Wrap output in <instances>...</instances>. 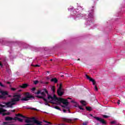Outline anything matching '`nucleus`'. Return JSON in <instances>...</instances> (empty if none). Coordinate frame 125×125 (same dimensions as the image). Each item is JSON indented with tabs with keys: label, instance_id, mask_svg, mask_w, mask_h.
Returning <instances> with one entry per match:
<instances>
[{
	"label": "nucleus",
	"instance_id": "1",
	"mask_svg": "<svg viewBox=\"0 0 125 125\" xmlns=\"http://www.w3.org/2000/svg\"><path fill=\"white\" fill-rule=\"evenodd\" d=\"M43 90L44 92H42L41 93V95H42V96L45 97L47 94L48 96L47 98L49 100H50V99H51V100H54V101H58V102H59V104H61V103H62L63 105H65V106H68V104H69V103H68L67 100H65L61 98H58L55 95H54L52 97L51 95L48 94V91H47L46 88H44ZM44 92L46 93V94H45Z\"/></svg>",
	"mask_w": 125,
	"mask_h": 125
},
{
	"label": "nucleus",
	"instance_id": "2",
	"mask_svg": "<svg viewBox=\"0 0 125 125\" xmlns=\"http://www.w3.org/2000/svg\"><path fill=\"white\" fill-rule=\"evenodd\" d=\"M25 119V123L26 124H31V123H33V124H36V125H42V122L39 121L37 119H36V118L32 117V118H29L26 117V118H24Z\"/></svg>",
	"mask_w": 125,
	"mask_h": 125
},
{
	"label": "nucleus",
	"instance_id": "3",
	"mask_svg": "<svg viewBox=\"0 0 125 125\" xmlns=\"http://www.w3.org/2000/svg\"><path fill=\"white\" fill-rule=\"evenodd\" d=\"M13 99H11V101L10 102H8L7 103H4L3 104H6V108H13V105H16L17 104V103H16L15 102H13Z\"/></svg>",
	"mask_w": 125,
	"mask_h": 125
},
{
	"label": "nucleus",
	"instance_id": "4",
	"mask_svg": "<svg viewBox=\"0 0 125 125\" xmlns=\"http://www.w3.org/2000/svg\"><path fill=\"white\" fill-rule=\"evenodd\" d=\"M24 95L26 96L21 99V101H28V100H30V98H35V97L33 95L30 94V93L29 92L25 93Z\"/></svg>",
	"mask_w": 125,
	"mask_h": 125
},
{
	"label": "nucleus",
	"instance_id": "5",
	"mask_svg": "<svg viewBox=\"0 0 125 125\" xmlns=\"http://www.w3.org/2000/svg\"><path fill=\"white\" fill-rule=\"evenodd\" d=\"M21 94H18L17 93L14 94L13 97V102L17 103V102H19L20 101V98H21Z\"/></svg>",
	"mask_w": 125,
	"mask_h": 125
},
{
	"label": "nucleus",
	"instance_id": "6",
	"mask_svg": "<svg viewBox=\"0 0 125 125\" xmlns=\"http://www.w3.org/2000/svg\"><path fill=\"white\" fill-rule=\"evenodd\" d=\"M94 118L98 122H100L101 124H103V125H107V122H106V121L104 120V119L102 118L96 116L94 117Z\"/></svg>",
	"mask_w": 125,
	"mask_h": 125
},
{
	"label": "nucleus",
	"instance_id": "7",
	"mask_svg": "<svg viewBox=\"0 0 125 125\" xmlns=\"http://www.w3.org/2000/svg\"><path fill=\"white\" fill-rule=\"evenodd\" d=\"M0 93L2 94V96H3V98H5V97L4 96H5V95H8V93L7 92V91H0Z\"/></svg>",
	"mask_w": 125,
	"mask_h": 125
},
{
	"label": "nucleus",
	"instance_id": "8",
	"mask_svg": "<svg viewBox=\"0 0 125 125\" xmlns=\"http://www.w3.org/2000/svg\"><path fill=\"white\" fill-rule=\"evenodd\" d=\"M48 103H51V104H56V103H54L52 102V101H47L46 102H45V105L50 106V104H48Z\"/></svg>",
	"mask_w": 125,
	"mask_h": 125
},
{
	"label": "nucleus",
	"instance_id": "9",
	"mask_svg": "<svg viewBox=\"0 0 125 125\" xmlns=\"http://www.w3.org/2000/svg\"><path fill=\"white\" fill-rule=\"evenodd\" d=\"M28 86L29 85L28 84L24 83V84H22V85L20 86V87H21V88H26L28 87Z\"/></svg>",
	"mask_w": 125,
	"mask_h": 125
},
{
	"label": "nucleus",
	"instance_id": "10",
	"mask_svg": "<svg viewBox=\"0 0 125 125\" xmlns=\"http://www.w3.org/2000/svg\"><path fill=\"white\" fill-rule=\"evenodd\" d=\"M57 92L58 95H59V96H62V95H63V94H64V92H63V91L57 90Z\"/></svg>",
	"mask_w": 125,
	"mask_h": 125
},
{
	"label": "nucleus",
	"instance_id": "11",
	"mask_svg": "<svg viewBox=\"0 0 125 125\" xmlns=\"http://www.w3.org/2000/svg\"><path fill=\"white\" fill-rule=\"evenodd\" d=\"M51 82H54L55 83H58V80L56 78H54L51 79Z\"/></svg>",
	"mask_w": 125,
	"mask_h": 125
},
{
	"label": "nucleus",
	"instance_id": "12",
	"mask_svg": "<svg viewBox=\"0 0 125 125\" xmlns=\"http://www.w3.org/2000/svg\"><path fill=\"white\" fill-rule=\"evenodd\" d=\"M63 121L64 122H66V123H71V122H72L71 119H67V118H64Z\"/></svg>",
	"mask_w": 125,
	"mask_h": 125
},
{
	"label": "nucleus",
	"instance_id": "13",
	"mask_svg": "<svg viewBox=\"0 0 125 125\" xmlns=\"http://www.w3.org/2000/svg\"><path fill=\"white\" fill-rule=\"evenodd\" d=\"M5 120L6 121H12V118L9 116H7L5 118Z\"/></svg>",
	"mask_w": 125,
	"mask_h": 125
},
{
	"label": "nucleus",
	"instance_id": "14",
	"mask_svg": "<svg viewBox=\"0 0 125 125\" xmlns=\"http://www.w3.org/2000/svg\"><path fill=\"white\" fill-rule=\"evenodd\" d=\"M16 116L17 117H21V118H26V116H23V115L21 114H16Z\"/></svg>",
	"mask_w": 125,
	"mask_h": 125
},
{
	"label": "nucleus",
	"instance_id": "15",
	"mask_svg": "<svg viewBox=\"0 0 125 125\" xmlns=\"http://www.w3.org/2000/svg\"><path fill=\"white\" fill-rule=\"evenodd\" d=\"M4 112H6V110L0 107V114H1V113H3Z\"/></svg>",
	"mask_w": 125,
	"mask_h": 125
},
{
	"label": "nucleus",
	"instance_id": "16",
	"mask_svg": "<svg viewBox=\"0 0 125 125\" xmlns=\"http://www.w3.org/2000/svg\"><path fill=\"white\" fill-rule=\"evenodd\" d=\"M90 82H92L93 85H95V84H96V82H95V80H94V79H91V81Z\"/></svg>",
	"mask_w": 125,
	"mask_h": 125
},
{
	"label": "nucleus",
	"instance_id": "17",
	"mask_svg": "<svg viewBox=\"0 0 125 125\" xmlns=\"http://www.w3.org/2000/svg\"><path fill=\"white\" fill-rule=\"evenodd\" d=\"M55 86H52L51 90L53 91V93H55Z\"/></svg>",
	"mask_w": 125,
	"mask_h": 125
},
{
	"label": "nucleus",
	"instance_id": "18",
	"mask_svg": "<svg viewBox=\"0 0 125 125\" xmlns=\"http://www.w3.org/2000/svg\"><path fill=\"white\" fill-rule=\"evenodd\" d=\"M85 77L86 78V79H87V80H89V81H91V80L92 79V78H91L90 77H89L88 75H87V74H85Z\"/></svg>",
	"mask_w": 125,
	"mask_h": 125
},
{
	"label": "nucleus",
	"instance_id": "19",
	"mask_svg": "<svg viewBox=\"0 0 125 125\" xmlns=\"http://www.w3.org/2000/svg\"><path fill=\"white\" fill-rule=\"evenodd\" d=\"M81 104L83 105V106H86V104H85V102L84 101H81Z\"/></svg>",
	"mask_w": 125,
	"mask_h": 125
},
{
	"label": "nucleus",
	"instance_id": "20",
	"mask_svg": "<svg viewBox=\"0 0 125 125\" xmlns=\"http://www.w3.org/2000/svg\"><path fill=\"white\" fill-rule=\"evenodd\" d=\"M86 110L87 111H89L90 112V111H91V110H92L91 107H87V106H86Z\"/></svg>",
	"mask_w": 125,
	"mask_h": 125
},
{
	"label": "nucleus",
	"instance_id": "21",
	"mask_svg": "<svg viewBox=\"0 0 125 125\" xmlns=\"http://www.w3.org/2000/svg\"><path fill=\"white\" fill-rule=\"evenodd\" d=\"M53 108H55V109H57V110H59L60 111H61V108H60L58 106H53Z\"/></svg>",
	"mask_w": 125,
	"mask_h": 125
},
{
	"label": "nucleus",
	"instance_id": "22",
	"mask_svg": "<svg viewBox=\"0 0 125 125\" xmlns=\"http://www.w3.org/2000/svg\"><path fill=\"white\" fill-rule=\"evenodd\" d=\"M6 115H7L8 116H9L10 115V112H7V113H2V116H6Z\"/></svg>",
	"mask_w": 125,
	"mask_h": 125
},
{
	"label": "nucleus",
	"instance_id": "23",
	"mask_svg": "<svg viewBox=\"0 0 125 125\" xmlns=\"http://www.w3.org/2000/svg\"><path fill=\"white\" fill-rule=\"evenodd\" d=\"M2 125H12V124H9L8 122H3Z\"/></svg>",
	"mask_w": 125,
	"mask_h": 125
},
{
	"label": "nucleus",
	"instance_id": "24",
	"mask_svg": "<svg viewBox=\"0 0 125 125\" xmlns=\"http://www.w3.org/2000/svg\"><path fill=\"white\" fill-rule=\"evenodd\" d=\"M0 107L1 108H6V104L3 105V104H0Z\"/></svg>",
	"mask_w": 125,
	"mask_h": 125
},
{
	"label": "nucleus",
	"instance_id": "25",
	"mask_svg": "<svg viewBox=\"0 0 125 125\" xmlns=\"http://www.w3.org/2000/svg\"><path fill=\"white\" fill-rule=\"evenodd\" d=\"M33 83L34 84H38V83H39V81L38 80L34 81Z\"/></svg>",
	"mask_w": 125,
	"mask_h": 125
},
{
	"label": "nucleus",
	"instance_id": "26",
	"mask_svg": "<svg viewBox=\"0 0 125 125\" xmlns=\"http://www.w3.org/2000/svg\"><path fill=\"white\" fill-rule=\"evenodd\" d=\"M18 121H19V122H20L21 123L23 122V119L21 118H19L18 117Z\"/></svg>",
	"mask_w": 125,
	"mask_h": 125
},
{
	"label": "nucleus",
	"instance_id": "27",
	"mask_svg": "<svg viewBox=\"0 0 125 125\" xmlns=\"http://www.w3.org/2000/svg\"><path fill=\"white\" fill-rule=\"evenodd\" d=\"M103 117L104 118V119H108V118H109V116L105 115H103Z\"/></svg>",
	"mask_w": 125,
	"mask_h": 125
},
{
	"label": "nucleus",
	"instance_id": "28",
	"mask_svg": "<svg viewBox=\"0 0 125 125\" xmlns=\"http://www.w3.org/2000/svg\"><path fill=\"white\" fill-rule=\"evenodd\" d=\"M12 120H14V121L18 120V117H15V118H12Z\"/></svg>",
	"mask_w": 125,
	"mask_h": 125
},
{
	"label": "nucleus",
	"instance_id": "29",
	"mask_svg": "<svg viewBox=\"0 0 125 125\" xmlns=\"http://www.w3.org/2000/svg\"><path fill=\"white\" fill-rule=\"evenodd\" d=\"M94 89L96 91H98V88H97V85H95V87H94Z\"/></svg>",
	"mask_w": 125,
	"mask_h": 125
},
{
	"label": "nucleus",
	"instance_id": "30",
	"mask_svg": "<svg viewBox=\"0 0 125 125\" xmlns=\"http://www.w3.org/2000/svg\"><path fill=\"white\" fill-rule=\"evenodd\" d=\"M40 93H41V90H39L37 92L35 93V94L39 95V94H40Z\"/></svg>",
	"mask_w": 125,
	"mask_h": 125
},
{
	"label": "nucleus",
	"instance_id": "31",
	"mask_svg": "<svg viewBox=\"0 0 125 125\" xmlns=\"http://www.w3.org/2000/svg\"><path fill=\"white\" fill-rule=\"evenodd\" d=\"M78 108H79V109L80 110H84V109H83V108L82 107V106H81V105L78 106Z\"/></svg>",
	"mask_w": 125,
	"mask_h": 125
},
{
	"label": "nucleus",
	"instance_id": "32",
	"mask_svg": "<svg viewBox=\"0 0 125 125\" xmlns=\"http://www.w3.org/2000/svg\"><path fill=\"white\" fill-rule=\"evenodd\" d=\"M11 90H12L13 91H15V90H16V88L12 87L11 88Z\"/></svg>",
	"mask_w": 125,
	"mask_h": 125
},
{
	"label": "nucleus",
	"instance_id": "33",
	"mask_svg": "<svg viewBox=\"0 0 125 125\" xmlns=\"http://www.w3.org/2000/svg\"><path fill=\"white\" fill-rule=\"evenodd\" d=\"M43 97L42 96H37V98H40V99H42Z\"/></svg>",
	"mask_w": 125,
	"mask_h": 125
},
{
	"label": "nucleus",
	"instance_id": "34",
	"mask_svg": "<svg viewBox=\"0 0 125 125\" xmlns=\"http://www.w3.org/2000/svg\"><path fill=\"white\" fill-rule=\"evenodd\" d=\"M110 124H111V125H115V124H116V122L112 121L110 122Z\"/></svg>",
	"mask_w": 125,
	"mask_h": 125
},
{
	"label": "nucleus",
	"instance_id": "35",
	"mask_svg": "<svg viewBox=\"0 0 125 125\" xmlns=\"http://www.w3.org/2000/svg\"><path fill=\"white\" fill-rule=\"evenodd\" d=\"M42 99H43V100L45 102H46V101H47V100L45 98H44L43 97V98H42Z\"/></svg>",
	"mask_w": 125,
	"mask_h": 125
},
{
	"label": "nucleus",
	"instance_id": "36",
	"mask_svg": "<svg viewBox=\"0 0 125 125\" xmlns=\"http://www.w3.org/2000/svg\"><path fill=\"white\" fill-rule=\"evenodd\" d=\"M42 99H43V100L45 102H46V101H47V100L45 98H44L43 97V98H42Z\"/></svg>",
	"mask_w": 125,
	"mask_h": 125
},
{
	"label": "nucleus",
	"instance_id": "37",
	"mask_svg": "<svg viewBox=\"0 0 125 125\" xmlns=\"http://www.w3.org/2000/svg\"><path fill=\"white\" fill-rule=\"evenodd\" d=\"M62 89V87L60 86V87H59V89H58L57 90L61 91Z\"/></svg>",
	"mask_w": 125,
	"mask_h": 125
},
{
	"label": "nucleus",
	"instance_id": "38",
	"mask_svg": "<svg viewBox=\"0 0 125 125\" xmlns=\"http://www.w3.org/2000/svg\"><path fill=\"white\" fill-rule=\"evenodd\" d=\"M0 66L1 68H2V67H3V64H2V63H1L0 62Z\"/></svg>",
	"mask_w": 125,
	"mask_h": 125
},
{
	"label": "nucleus",
	"instance_id": "39",
	"mask_svg": "<svg viewBox=\"0 0 125 125\" xmlns=\"http://www.w3.org/2000/svg\"><path fill=\"white\" fill-rule=\"evenodd\" d=\"M31 90H32V91H35L36 90V87H33Z\"/></svg>",
	"mask_w": 125,
	"mask_h": 125
},
{
	"label": "nucleus",
	"instance_id": "40",
	"mask_svg": "<svg viewBox=\"0 0 125 125\" xmlns=\"http://www.w3.org/2000/svg\"><path fill=\"white\" fill-rule=\"evenodd\" d=\"M71 103H74L75 104H77V103H76V102H75V101H74V100L71 101Z\"/></svg>",
	"mask_w": 125,
	"mask_h": 125
},
{
	"label": "nucleus",
	"instance_id": "41",
	"mask_svg": "<svg viewBox=\"0 0 125 125\" xmlns=\"http://www.w3.org/2000/svg\"><path fill=\"white\" fill-rule=\"evenodd\" d=\"M79 106H80V105L77 103H76V104L75 105V107H79Z\"/></svg>",
	"mask_w": 125,
	"mask_h": 125
},
{
	"label": "nucleus",
	"instance_id": "42",
	"mask_svg": "<svg viewBox=\"0 0 125 125\" xmlns=\"http://www.w3.org/2000/svg\"><path fill=\"white\" fill-rule=\"evenodd\" d=\"M83 125H87V122H83Z\"/></svg>",
	"mask_w": 125,
	"mask_h": 125
},
{
	"label": "nucleus",
	"instance_id": "43",
	"mask_svg": "<svg viewBox=\"0 0 125 125\" xmlns=\"http://www.w3.org/2000/svg\"><path fill=\"white\" fill-rule=\"evenodd\" d=\"M11 112H12L13 113H15V110H11Z\"/></svg>",
	"mask_w": 125,
	"mask_h": 125
},
{
	"label": "nucleus",
	"instance_id": "44",
	"mask_svg": "<svg viewBox=\"0 0 125 125\" xmlns=\"http://www.w3.org/2000/svg\"><path fill=\"white\" fill-rule=\"evenodd\" d=\"M1 98H3V96L2 95H0V99H1Z\"/></svg>",
	"mask_w": 125,
	"mask_h": 125
},
{
	"label": "nucleus",
	"instance_id": "45",
	"mask_svg": "<svg viewBox=\"0 0 125 125\" xmlns=\"http://www.w3.org/2000/svg\"><path fill=\"white\" fill-rule=\"evenodd\" d=\"M35 67H40V65L36 64L35 65Z\"/></svg>",
	"mask_w": 125,
	"mask_h": 125
},
{
	"label": "nucleus",
	"instance_id": "46",
	"mask_svg": "<svg viewBox=\"0 0 125 125\" xmlns=\"http://www.w3.org/2000/svg\"><path fill=\"white\" fill-rule=\"evenodd\" d=\"M32 110H34L35 111H37V109L35 108H33Z\"/></svg>",
	"mask_w": 125,
	"mask_h": 125
},
{
	"label": "nucleus",
	"instance_id": "47",
	"mask_svg": "<svg viewBox=\"0 0 125 125\" xmlns=\"http://www.w3.org/2000/svg\"><path fill=\"white\" fill-rule=\"evenodd\" d=\"M66 111H67V110H65V109H63V111L64 112V113H66Z\"/></svg>",
	"mask_w": 125,
	"mask_h": 125
},
{
	"label": "nucleus",
	"instance_id": "48",
	"mask_svg": "<svg viewBox=\"0 0 125 125\" xmlns=\"http://www.w3.org/2000/svg\"><path fill=\"white\" fill-rule=\"evenodd\" d=\"M60 86H61V87H62V83H61L60 84Z\"/></svg>",
	"mask_w": 125,
	"mask_h": 125
},
{
	"label": "nucleus",
	"instance_id": "49",
	"mask_svg": "<svg viewBox=\"0 0 125 125\" xmlns=\"http://www.w3.org/2000/svg\"><path fill=\"white\" fill-rule=\"evenodd\" d=\"M120 101L118 100V102H117V104H120Z\"/></svg>",
	"mask_w": 125,
	"mask_h": 125
},
{
	"label": "nucleus",
	"instance_id": "50",
	"mask_svg": "<svg viewBox=\"0 0 125 125\" xmlns=\"http://www.w3.org/2000/svg\"><path fill=\"white\" fill-rule=\"evenodd\" d=\"M43 122H44V123H48V122L45 120H44Z\"/></svg>",
	"mask_w": 125,
	"mask_h": 125
},
{
	"label": "nucleus",
	"instance_id": "51",
	"mask_svg": "<svg viewBox=\"0 0 125 125\" xmlns=\"http://www.w3.org/2000/svg\"><path fill=\"white\" fill-rule=\"evenodd\" d=\"M78 120V118H75L74 119V121H77Z\"/></svg>",
	"mask_w": 125,
	"mask_h": 125
},
{
	"label": "nucleus",
	"instance_id": "52",
	"mask_svg": "<svg viewBox=\"0 0 125 125\" xmlns=\"http://www.w3.org/2000/svg\"><path fill=\"white\" fill-rule=\"evenodd\" d=\"M7 83H8V84H10V82H7Z\"/></svg>",
	"mask_w": 125,
	"mask_h": 125
},
{
	"label": "nucleus",
	"instance_id": "53",
	"mask_svg": "<svg viewBox=\"0 0 125 125\" xmlns=\"http://www.w3.org/2000/svg\"><path fill=\"white\" fill-rule=\"evenodd\" d=\"M62 108H65V105H62Z\"/></svg>",
	"mask_w": 125,
	"mask_h": 125
},
{
	"label": "nucleus",
	"instance_id": "54",
	"mask_svg": "<svg viewBox=\"0 0 125 125\" xmlns=\"http://www.w3.org/2000/svg\"><path fill=\"white\" fill-rule=\"evenodd\" d=\"M21 91H22V90H19V92H21Z\"/></svg>",
	"mask_w": 125,
	"mask_h": 125
},
{
	"label": "nucleus",
	"instance_id": "55",
	"mask_svg": "<svg viewBox=\"0 0 125 125\" xmlns=\"http://www.w3.org/2000/svg\"><path fill=\"white\" fill-rule=\"evenodd\" d=\"M45 83L46 84H48V82H46Z\"/></svg>",
	"mask_w": 125,
	"mask_h": 125
},
{
	"label": "nucleus",
	"instance_id": "56",
	"mask_svg": "<svg viewBox=\"0 0 125 125\" xmlns=\"http://www.w3.org/2000/svg\"><path fill=\"white\" fill-rule=\"evenodd\" d=\"M8 97H11V95H8Z\"/></svg>",
	"mask_w": 125,
	"mask_h": 125
},
{
	"label": "nucleus",
	"instance_id": "57",
	"mask_svg": "<svg viewBox=\"0 0 125 125\" xmlns=\"http://www.w3.org/2000/svg\"><path fill=\"white\" fill-rule=\"evenodd\" d=\"M67 99H72L71 98H68Z\"/></svg>",
	"mask_w": 125,
	"mask_h": 125
},
{
	"label": "nucleus",
	"instance_id": "58",
	"mask_svg": "<svg viewBox=\"0 0 125 125\" xmlns=\"http://www.w3.org/2000/svg\"><path fill=\"white\" fill-rule=\"evenodd\" d=\"M48 124H49V125H50L51 123H50V122H48Z\"/></svg>",
	"mask_w": 125,
	"mask_h": 125
},
{
	"label": "nucleus",
	"instance_id": "59",
	"mask_svg": "<svg viewBox=\"0 0 125 125\" xmlns=\"http://www.w3.org/2000/svg\"><path fill=\"white\" fill-rule=\"evenodd\" d=\"M47 73H48V74H49V71H47Z\"/></svg>",
	"mask_w": 125,
	"mask_h": 125
},
{
	"label": "nucleus",
	"instance_id": "60",
	"mask_svg": "<svg viewBox=\"0 0 125 125\" xmlns=\"http://www.w3.org/2000/svg\"><path fill=\"white\" fill-rule=\"evenodd\" d=\"M78 61H80V59H78Z\"/></svg>",
	"mask_w": 125,
	"mask_h": 125
},
{
	"label": "nucleus",
	"instance_id": "61",
	"mask_svg": "<svg viewBox=\"0 0 125 125\" xmlns=\"http://www.w3.org/2000/svg\"><path fill=\"white\" fill-rule=\"evenodd\" d=\"M50 61H52V59H51V60H50Z\"/></svg>",
	"mask_w": 125,
	"mask_h": 125
},
{
	"label": "nucleus",
	"instance_id": "62",
	"mask_svg": "<svg viewBox=\"0 0 125 125\" xmlns=\"http://www.w3.org/2000/svg\"><path fill=\"white\" fill-rule=\"evenodd\" d=\"M61 77H64V76H63V75H62V76H61Z\"/></svg>",
	"mask_w": 125,
	"mask_h": 125
},
{
	"label": "nucleus",
	"instance_id": "63",
	"mask_svg": "<svg viewBox=\"0 0 125 125\" xmlns=\"http://www.w3.org/2000/svg\"><path fill=\"white\" fill-rule=\"evenodd\" d=\"M47 79L48 80V79H49L48 77H47Z\"/></svg>",
	"mask_w": 125,
	"mask_h": 125
}]
</instances>
